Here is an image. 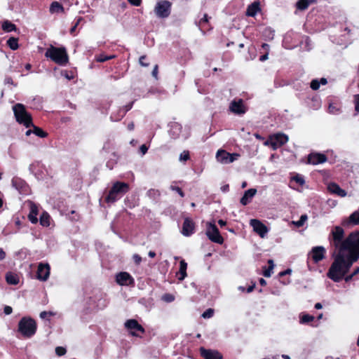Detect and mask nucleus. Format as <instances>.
Masks as SVG:
<instances>
[{"label":"nucleus","mask_w":359,"mask_h":359,"mask_svg":"<svg viewBox=\"0 0 359 359\" xmlns=\"http://www.w3.org/2000/svg\"><path fill=\"white\" fill-rule=\"evenodd\" d=\"M334 248V259L327 276L334 282H339L359 259V231L351 233L344 238V230L339 226L332 228L328 238Z\"/></svg>","instance_id":"1"},{"label":"nucleus","mask_w":359,"mask_h":359,"mask_svg":"<svg viewBox=\"0 0 359 359\" xmlns=\"http://www.w3.org/2000/svg\"><path fill=\"white\" fill-rule=\"evenodd\" d=\"M16 121L26 128L33 127V133L40 137H46L48 134L42 129L33 125L31 115L26 111L22 104L18 103L13 107Z\"/></svg>","instance_id":"2"},{"label":"nucleus","mask_w":359,"mask_h":359,"mask_svg":"<svg viewBox=\"0 0 359 359\" xmlns=\"http://www.w3.org/2000/svg\"><path fill=\"white\" fill-rule=\"evenodd\" d=\"M45 56L60 65H65L69 60L68 55L64 47L57 48L51 45L46 50Z\"/></svg>","instance_id":"3"},{"label":"nucleus","mask_w":359,"mask_h":359,"mask_svg":"<svg viewBox=\"0 0 359 359\" xmlns=\"http://www.w3.org/2000/svg\"><path fill=\"white\" fill-rule=\"evenodd\" d=\"M129 190V185L125 182H116L110 189L105 200L107 203H114Z\"/></svg>","instance_id":"4"},{"label":"nucleus","mask_w":359,"mask_h":359,"mask_svg":"<svg viewBox=\"0 0 359 359\" xmlns=\"http://www.w3.org/2000/svg\"><path fill=\"white\" fill-rule=\"evenodd\" d=\"M36 330V322L31 318L24 317L18 323V331L25 337H32Z\"/></svg>","instance_id":"5"},{"label":"nucleus","mask_w":359,"mask_h":359,"mask_svg":"<svg viewBox=\"0 0 359 359\" xmlns=\"http://www.w3.org/2000/svg\"><path fill=\"white\" fill-rule=\"evenodd\" d=\"M288 141V137L283 133L271 135L269 139L264 142L265 145L271 146L273 149H276L285 144Z\"/></svg>","instance_id":"6"},{"label":"nucleus","mask_w":359,"mask_h":359,"mask_svg":"<svg viewBox=\"0 0 359 359\" xmlns=\"http://www.w3.org/2000/svg\"><path fill=\"white\" fill-rule=\"evenodd\" d=\"M169 134L171 138L174 140L177 138H182L184 140H185L189 136V131H183V128L181 124L178 123H173L170 126Z\"/></svg>","instance_id":"7"},{"label":"nucleus","mask_w":359,"mask_h":359,"mask_svg":"<svg viewBox=\"0 0 359 359\" xmlns=\"http://www.w3.org/2000/svg\"><path fill=\"white\" fill-rule=\"evenodd\" d=\"M206 235L208 237V238L212 242L219 244H222L223 243V238L219 234L217 227L214 224H207Z\"/></svg>","instance_id":"8"},{"label":"nucleus","mask_w":359,"mask_h":359,"mask_svg":"<svg viewBox=\"0 0 359 359\" xmlns=\"http://www.w3.org/2000/svg\"><path fill=\"white\" fill-rule=\"evenodd\" d=\"M239 156L240 155L238 154H230L224 150H219L216 154L217 161L223 164L232 163L237 160Z\"/></svg>","instance_id":"9"},{"label":"nucleus","mask_w":359,"mask_h":359,"mask_svg":"<svg viewBox=\"0 0 359 359\" xmlns=\"http://www.w3.org/2000/svg\"><path fill=\"white\" fill-rule=\"evenodd\" d=\"M171 4L168 1H161L157 3L155 7V13L159 18H165L170 13Z\"/></svg>","instance_id":"10"},{"label":"nucleus","mask_w":359,"mask_h":359,"mask_svg":"<svg viewBox=\"0 0 359 359\" xmlns=\"http://www.w3.org/2000/svg\"><path fill=\"white\" fill-rule=\"evenodd\" d=\"M125 327L128 330L130 331V334L133 336L139 337V332L144 333V329L143 327L138 323V322L135 319L128 320L125 323Z\"/></svg>","instance_id":"11"},{"label":"nucleus","mask_w":359,"mask_h":359,"mask_svg":"<svg viewBox=\"0 0 359 359\" xmlns=\"http://www.w3.org/2000/svg\"><path fill=\"white\" fill-rule=\"evenodd\" d=\"M250 224L252 226L254 231L259 234L261 238H264L269 231L268 228L258 219H251Z\"/></svg>","instance_id":"12"},{"label":"nucleus","mask_w":359,"mask_h":359,"mask_svg":"<svg viewBox=\"0 0 359 359\" xmlns=\"http://www.w3.org/2000/svg\"><path fill=\"white\" fill-rule=\"evenodd\" d=\"M116 281L120 285H133L134 278L128 272H120L116 276Z\"/></svg>","instance_id":"13"},{"label":"nucleus","mask_w":359,"mask_h":359,"mask_svg":"<svg viewBox=\"0 0 359 359\" xmlns=\"http://www.w3.org/2000/svg\"><path fill=\"white\" fill-rule=\"evenodd\" d=\"M230 111L238 115L244 114L246 111V108L241 99L233 100L229 105Z\"/></svg>","instance_id":"14"},{"label":"nucleus","mask_w":359,"mask_h":359,"mask_svg":"<svg viewBox=\"0 0 359 359\" xmlns=\"http://www.w3.org/2000/svg\"><path fill=\"white\" fill-rule=\"evenodd\" d=\"M200 353L205 359H222L223 356L217 350L200 348Z\"/></svg>","instance_id":"15"},{"label":"nucleus","mask_w":359,"mask_h":359,"mask_svg":"<svg viewBox=\"0 0 359 359\" xmlns=\"http://www.w3.org/2000/svg\"><path fill=\"white\" fill-rule=\"evenodd\" d=\"M326 250L323 246L313 247L310 252L312 259L315 263H318L325 257Z\"/></svg>","instance_id":"16"},{"label":"nucleus","mask_w":359,"mask_h":359,"mask_svg":"<svg viewBox=\"0 0 359 359\" xmlns=\"http://www.w3.org/2000/svg\"><path fill=\"white\" fill-rule=\"evenodd\" d=\"M27 203L29 208L28 219L32 224H36L38 222L39 205L31 201H28Z\"/></svg>","instance_id":"17"},{"label":"nucleus","mask_w":359,"mask_h":359,"mask_svg":"<svg viewBox=\"0 0 359 359\" xmlns=\"http://www.w3.org/2000/svg\"><path fill=\"white\" fill-rule=\"evenodd\" d=\"M195 224L190 218H185L183 222L182 233L185 236H189L194 233Z\"/></svg>","instance_id":"18"},{"label":"nucleus","mask_w":359,"mask_h":359,"mask_svg":"<svg viewBox=\"0 0 359 359\" xmlns=\"http://www.w3.org/2000/svg\"><path fill=\"white\" fill-rule=\"evenodd\" d=\"M50 276V266L48 264H39L37 270V278L45 281Z\"/></svg>","instance_id":"19"},{"label":"nucleus","mask_w":359,"mask_h":359,"mask_svg":"<svg viewBox=\"0 0 359 359\" xmlns=\"http://www.w3.org/2000/svg\"><path fill=\"white\" fill-rule=\"evenodd\" d=\"M12 186L20 194H26L27 191V185L26 182L19 177H13L12 179Z\"/></svg>","instance_id":"20"},{"label":"nucleus","mask_w":359,"mask_h":359,"mask_svg":"<svg viewBox=\"0 0 359 359\" xmlns=\"http://www.w3.org/2000/svg\"><path fill=\"white\" fill-rule=\"evenodd\" d=\"M342 225L344 226L349 224L356 225L359 224V209L353 212L348 218L342 221Z\"/></svg>","instance_id":"21"},{"label":"nucleus","mask_w":359,"mask_h":359,"mask_svg":"<svg viewBox=\"0 0 359 359\" xmlns=\"http://www.w3.org/2000/svg\"><path fill=\"white\" fill-rule=\"evenodd\" d=\"M326 161L327 157L325 156V155L322 154H311L308 158L309 163L313 165L323 163Z\"/></svg>","instance_id":"22"},{"label":"nucleus","mask_w":359,"mask_h":359,"mask_svg":"<svg viewBox=\"0 0 359 359\" xmlns=\"http://www.w3.org/2000/svg\"><path fill=\"white\" fill-rule=\"evenodd\" d=\"M327 189L330 193L334 194L339 196L344 197L346 196V191L341 189L340 187L336 183H330L327 185Z\"/></svg>","instance_id":"23"},{"label":"nucleus","mask_w":359,"mask_h":359,"mask_svg":"<svg viewBox=\"0 0 359 359\" xmlns=\"http://www.w3.org/2000/svg\"><path fill=\"white\" fill-rule=\"evenodd\" d=\"M257 193L256 189H250L247 190L245 193L243 197L241 198V203L243 205H246L248 204L251 199L254 197V196Z\"/></svg>","instance_id":"24"},{"label":"nucleus","mask_w":359,"mask_h":359,"mask_svg":"<svg viewBox=\"0 0 359 359\" xmlns=\"http://www.w3.org/2000/svg\"><path fill=\"white\" fill-rule=\"evenodd\" d=\"M259 11V2L255 1L248 6L246 11V15L248 16L254 17Z\"/></svg>","instance_id":"25"},{"label":"nucleus","mask_w":359,"mask_h":359,"mask_svg":"<svg viewBox=\"0 0 359 359\" xmlns=\"http://www.w3.org/2000/svg\"><path fill=\"white\" fill-rule=\"evenodd\" d=\"M40 224L48 227L50 224V216L47 212H43L39 218Z\"/></svg>","instance_id":"26"},{"label":"nucleus","mask_w":359,"mask_h":359,"mask_svg":"<svg viewBox=\"0 0 359 359\" xmlns=\"http://www.w3.org/2000/svg\"><path fill=\"white\" fill-rule=\"evenodd\" d=\"M62 6L57 1H53L50 6V12L51 13H59L63 12Z\"/></svg>","instance_id":"27"},{"label":"nucleus","mask_w":359,"mask_h":359,"mask_svg":"<svg viewBox=\"0 0 359 359\" xmlns=\"http://www.w3.org/2000/svg\"><path fill=\"white\" fill-rule=\"evenodd\" d=\"M6 279L7 283L11 285H17L19 283L18 275L13 273H6Z\"/></svg>","instance_id":"28"},{"label":"nucleus","mask_w":359,"mask_h":359,"mask_svg":"<svg viewBox=\"0 0 359 359\" xmlns=\"http://www.w3.org/2000/svg\"><path fill=\"white\" fill-rule=\"evenodd\" d=\"M187 264L185 262L184 260H182L180 262V276L178 278L180 280H182L185 278L187 276Z\"/></svg>","instance_id":"29"},{"label":"nucleus","mask_w":359,"mask_h":359,"mask_svg":"<svg viewBox=\"0 0 359 359\" xmlns=\"http://www.w3.org/2000/svg\"><path fill=\"white\" fill-rule=\"evenodd\" d=\"M2 28L4 31H6L7 32H10L12 31H15L16 29V26L14 24H13L12 22L6 20V21L4 22V23L2 25Z\"/></svg>","instance_id":"30"},{"label":"nucleus","mask_w":359,"mask_h":359,"mask_svg":"<svg viewBox=\"0 0 359 359\" xmlns=\"http://www.w3.org/2000/svg\"><path fill=\"white\" fill-rule=\"evenodd\" d=\"M7 44L9 46V48L13 50H17L18 48V39L14 37H11L7 41Z\"/></svg>","instance_id":"31"},{"label":"nucleus","mask_w":359,"mask_h":359,"mask_svg":"<svg viewBox=\"0 0 359 359\" xmlns=\"http://www.w3.org/2000/svg\"><path fill=\"white\" fill-rule=\"evenodd\" d=\"M314 320V316L309 314H302L300 316L299 323L301 324H306L312 322Z\"/></svg>","instance_id":"32"},{"label":"nucleus","mask_w":359,"mask_h":359,"mask_svg":"<svg viewBox=\"0 0 359 359\" xmlns=\"http://www.w3.org/2000/svg\"><path fill=\"white\" fill-rule=\"evenodd\" d=\"M133 102H130V104L123 107V108H121L120 109V111L122 112L121 115L120 116L119 118H117L116 119H114L115 121H118L120 120L121 118H122L125 114H126L127 111H128L133 107Z\"/></svg>","instance_id":"33"},{"label":"nucleus","mask_w":359,"mask_h":359,"mask_svg":"<svg viewBox=\"0 0 359 359\" xmlns=\"http://www.w3.org/2000/svg\"><path fill=\"white\" fill-rule=\"evenodd\" d=\"M309 5V0H299L297 2V7L299 10H305L308 8Z\"/></svg>","instance_id":"34"},{"label":"nucleus","mask_w":359,"mask_h":359,"mask_svg":"<svg viewBox=\"0 0 359 359\" xmlns=\"http://www.w3.org/2000/svg\"><path fill=\"white\" fill-rule=\"evenodd\" d=\"M307 219H308V217L306 215H302L300 217V219L298 221L293 222V224L297 227H301L304 224V223L307 220Z\"/></svg>","instance_id":"35"},{"label":"nucleus","mask_w":359,"mask_h":359,"mask_svg":"<svg viewBox=\"0 0 359 359\" xmlns=\"http://www.w3.org/2000/svg\"><path fill=\"white\" fill-rule=\"evenodd\" d=\"M328 112L331 114L336 115L339 114L341 111L340 109L337 107L336 105H334V104H330L328 107Z\"/></svg>","instance_id":"36"},{"label":"nucleus","mask_w":359,"mask_h":359,"mask_svg":"<svg viewBox=\"0 0 359 359\" xmlns=\"http://www.w3.org/2000/svg\"><path fill=\"white\" fill-rule=\"evenodd\" d=\"M190 158L189 151H184L180 154L179 161L181 162H186Z\"/></svg>","instance_id":"37"},{"label":"nucleus","mask_w":359,"mask_h":359,"mask_svg":"<svg viewBox=\"0 0 359 359\" xmlns=\"http://www.w3.org/2000/svg\"><path fill=\"white\" fill-rule=\"evenodd\" d=\"M292 180L298 183L299 185H303L305 183L304 177L298 174L292 177Z\"/></svg>","instance_id":"38"},{"label":"nucleus","mask_w":359,"mask_h":359,"mask_svg":"<svg viewBox=\"0 0 359 359\" xmlns=\"http://www.w3.org/2000/svg\"><path fill=\"white\" fill-rule=\"evenodd\" d=\"M66 348L62 346H57L55 348V353L58 356L64 355L66 353Z\"/></svg>","instance_id":"39"},{"label":"nucleus","mask_w":359,"mask_h":359,"mask_svg":"<svg viewBox=\"0 0 359 359\" xmlns=\"http://www.w3.org/2000/svg\"><path fill=\"white\" fill-rule=\"evenodd\" d=\"M310 86L314 90H318L320 88V82H319V81L318 79H313L311 82Z\"/></svg>","instance_id":"40"},{"label":"nucleus","mask_w":359,"mask_h":359,"mask_svg":"<svg viewBox=\"0 0 359 359\" xmlns=\"http://www.w3.org/2000/svg\"><path fill=\"white\" fill-rule=\"evenodd\" d=\"M214 311L212 309H208L203 314L202 316L204 318H210L213 316Z\"/></svg>","instance_id":"41"},{"label":"nucleus","mask_w":359,"mask_h":359,"mask_svg":"<svg viewBox=\"0 0 359 359\" xmlns=\"http://www.w3.org/2000/svg\"><path fill=\"white\" fill-rule=\"evenodd\" d=\"M208 22V18L207 14H204L203 17L199 20V22L197 23V25L199 27H201L203 24H205Z\"/></svg>","instance_id":"42"},{"label":"nucleus","mask_w":359,"mask_h":359,"mask_svg":"<svg viewBox=\"0 0 359 359\" xmlns=\"http://www.w3.org/2000/svg\"><path fill=\"white\" fill-rule=\"evenodd\" d=\"M170 189L172 191H177L179 195L181 196V197H184V192L182 191V190L181 189V188H180L179 187H176V186H174V185H171L170 187Z\"/></svg>","instance_id":"43"},{"label":"nucleus","mask_w":359,"mask_h":359,"mask_svg":"<svg viewBox=\"0 0 359 359\" xmlns=\"http://www.w3.org/2000/svg\"><path fill=\"white\" fill-rule=\"evenodd\" d=\"M355 110L359 112V94L354 96Z\"/></svg>","instance_id":"44"},{"label":"nucleus","mask_w":359,"mask_h":359,"mask_svg":"<svg viewBox=\"0 0 359 359\" xmlns=\"http://www.w3.org/2000/svg\"><path fill=\"white\" fill-rule=\"evenodd\" d=\"M163 299L167 302H172L175 298L172 294H167L163 297Z\"/></svg>","instance_id":"45"},{"label":"nucleus","mask_w":359,"mask_h":359,"mask_svg":"<svg viewBox=\"0 0 359 359\" xmlns=\"http://www.w3.org/2000/svg\"><path fill=\"white\" fill-rule=\"evenodd\" d=\"M96 60L99 62H104L105 61H107L108 58L107 57L106 55L101 54L96 57Z\"/></svg>","instance_id":"46"},{"label":"nucleus","mask_w":359,"mask_h":359,"mask_svg":"<svg viewBox=\"0 0 359 359\" xmlns=\"http://www.w3.org/2000/svg\"><path fill=\"white\" fill-rule=\"evenodd\" d=\"M146 56L145 55H142L140 57V64L142 66V67H148L149 65V63L148 62H145V60H146Z\"/></svg>","instance_id":"47"},{"label":"nucleus","mask_w":359,"mask_h":359,"mask_svg":"<svg viewBox=\"0 0 359 359\" xmlns=\"http://www.w3.org/2000/svg\"><path fill=\"white\" fill-rule=\"evenodd\" d=\"M133 259L136 264H140L142 262V257L137 254H135L133 256Z\"/></svg>","instance_id":"48"},{"label":"nucleus","mask_w":359,"mask_h":359,"mask_svg":"<svg viewBox=\"0 0 359 359\" xmlns=\"http://www.w3.org/2000/svg\"><path fill=\"white\" fill-rule=\"evenodd\" d=\"M53 313L51 312H47V311H42L41 313H40V318H42V319H44L46 318L47 316H52Z\"/></svg>","instance_id":"49"},{"label":"nucleus","mask_w":359,"mask_h":359,"mask_svg":"<svg viewBox=\"0 0 359 359\" xmlns=\"http://www.w3.org/2000/svg\"><path fill=\"white\" fill-rule=\"evenodd\" d=\"M130 4L135 6H139L141 4L142 0H128Z\"/></svg>","instance_id":"50"},{"label":"nucleus","mask_w":359,"mask_h":359,"mask_svg":"<svg viewBox=\"0 0 359 359\" xmlns=\"http://www.w3.org/2000/svg\"><path fill=\"white\" fill-rule=\"evenodd\" d=\"M147 150L148 147L145 144H142L140 148V151L142 155H144L147 152Z\"/></svg>","instance_id":"51"},{"label":"nucleus","mask_w":359,"mask_h":359,"mask_svg":"<svg viewBox=\"0 0 359 359\" xmlns=\"http://www.w3.org/2000/svg\"><path fill=\"white\" fill-rule=\"evenodd\" d=\"M292 273V270L290 269H286L285 271H281L279 273L280 276H283L285 275L290 274Z\"/></svg>","instance_id":"52"},{"label":"nucleus","mask_w":359,"mask_h":359,"mask_svg":"<svg viewBox=\"0 0 359 359\" xmlns=\"http://www.w3.org/2000/svg\"><path fill=\"white\" fill-rule=\"evenodd\" d=\"M12 313V308L9 306H6L4 307V313L6 315H9Z\"/></svg>","instance_id":"53"},{"label":"nucleus","mask_w":359,"mask_h":359,"mask_svg":"<svg viewBox=\"0 0 359 359\" xmlns=\"http://www.w3.org/2000/svg\"><path fill=\"white\" fill-rule=\"evenodd\" d=\"M272 269H271L269 267L268 269L265 270L264 272V276L265 277H270L271 276V270Z\"/></svg>","instance_id":"54"},{"label":"nucleus","mask_w":359,"mask_h":359,"mask_svg":"<svg viewBox=\"0 0 359 359\" xmlns=\"http://www.w3.org/2000/svg\"><path fill=\"white\" fill-rule=\"evenodd\" d=\"M4 83L6 84H13V81L11 77L7 76L4 79Z\"/></svg>","instance_id":"55"},{"label":"nucleus","mask_w":359,"mask_h":359,"mask_svg":"<svg viewBox=\"0 0 359 359\" xmlns=\"http://www.w3.org/2000/svg\"><path fill=\"white\" fill-rule=\"evenodd\" d=\"M157 74H158V65H155V67L152 71V76L156 79Z\"/></svg>","instance_id":"56"},{"label":"nucleus","mask_w":359,"mask_h":359,"mask_svg":"<svg viewBox=\"0 0 359 359\" xmlns=\"http://www.w3.org/2000/svg\"><path fill=\"white\" fill-rule=\"evenodd\" d=\"M269 53L266 52L264 55H262L259 58V60L264 62L268 59Z\"/></svg>","instance_id":"57"},{"label":"nucleus","mask_w":359,"mask_h":359,"mask_svg":"<svg viewBox=\"0 0 359 359\" xmlns=\"http://www.w3.org/2000/svg\"><path fill=\"white\" fill-rule=\"evenodd\" d=\"M355 276V275H353V273H352L351 274L348 275V276H346V277H344V280L346 282H349L350 280H352V278Z\"/></svg>","instance_id":"58"},{"label":"nucleus","mask_w":359,"mask_h":359,"mask_svg":"<svg viewBox=\"0 0 359 359\" xmlns=\"http://www.w3.org/2000/svg\"><path fill=\"white\" fill-rule=\"evenodd\" d=\"M262 48L265 50V53L266 52H268L269 51V45L267 44V43H263L262 45Z\"/></svg>","instance_id":"59"},{"label":"nucleus","mask_w":359,"mask_h":359,"mask_svg":"<svg viewBox=\"0 0 359 359\" xmlns=\"http://www.w3.org/2000/svg\"><path fill=\"white\" fill-rule=\"evenodd\" d=\"M229 184H225L221 187V190L222 192H227L229 191Z\"/></svg>","instance_id":"60"},{"label":"nucleus","mask_w":359,"mask_h":359,"mask_svg":"<svg viewBox=\"0 0 359 359\" xmlns=\"http://www.w3.org/2000/svg\"><path fill=\"white\" fill-rule=\"evenodd\" d=\"M6 257V253L3 250V249L0 248V260H2L5 258Z\"/></svg>","instance_id":"61"},{"label":"nucleus","mask_w":359,"mask_h":359,"mask_svg":"<svg viewBox=\"0 0 359 359\" xmlns=\"http://www.w3.org/2000/svg\"><path fill=\"white\" fill-rule=\"evenodd\" d=\"M134 127H135V126H134L133 122H130V123H128V129L129 130H130V131H131V130H133L134 129Z\"/></svg>","instance_id":"62"},{"label":"nucleus","mask_w":359,"mask_h":359,"mask_svg":"<svg viewBox=\"0 0 359 359\" xmlns=\"http://www.w3.org/2000/svg\"><path fill=\"white\" fill-rule=\"evenodd\" d=\"M319 82H320V84H322V85H325V84H327V79H325V78H321V79H320V80L319 81Z\"/></svg>","instance_id":"63"},{"label":"nucleus","mask_w":359,"mask_h":359,"mask_svg":"<svg viewBox=\"0 0 359 359\" xmlns=\"http://www.w3.org/2000/svg\"><path fill=\"white\" fill-rule=\"evenodd\" d=\"M255 284L249 286L248 288L247 289V292L248 293L252 292L253 291L254 288H255Z\"/></svg>","instance_id":"64"}]
</instances>
